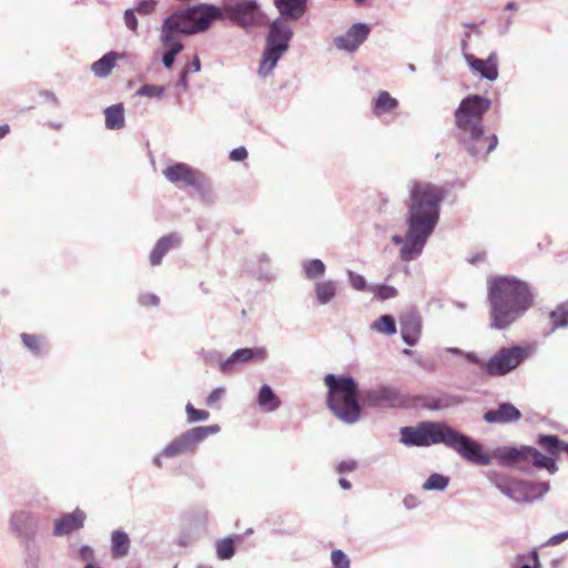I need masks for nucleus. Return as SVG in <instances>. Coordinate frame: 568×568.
I'll return each instance as SVG.
<instances>
[{"instance_id": "1", "label": "nucleus", "mask_w": 568, "mask_h": 568, "mask_svg": "<svg viewBox=\"0 0 568 568\" xmlns=\"http://www.w3.org/2000/svg\"><path fill=\"white\" fill-rule=\"evenodd\" d=\"M444 191L428 183H418L410 190L408 205V231L406 243L400 248V258L405 262L417 258L433 233L438 219Z\"/></svg>"}, {"instance_id": "2", "label": "nucleus", "mask_w": 568, "mask_h": 568, "mask_svg": "<svg viewBox=\"0 0 568 568\" xmlns=\"http://www.w3.org/2000/svg\"><path fill=\"white\" fill-rule=\"evenodd\" d=\"M400 443L412 447H429L443 444L473 464L488 466L491 463L476 439L460 433L445 422H422L417 426L400 428Z\"/></svg>"}, {"instance_id": "3", "label": "nucleus", "mask_w": 568, "mask_h": 568, "mask_svg": "<svg viewBox=\"0 0 568 568\" xmlns=\"http://www.w3.org/2000/svg\"><path fill=\"white\" fill-rule=\"evenodd\" d=\"M490 327L504 329L521 317L532 305L534 296L527 283L499 276L488 283Z\"/></svg>"}, {"instance_id": "4", "label": "nucleus", "mask_w": 568, "mask_h": 568, "mask_svg": "<svg viewBox=\"0 0 568 568\" xmlns=\"http://www.w3.org/2000/svg\"><path fill=\"white\" fill-rule=\"evenodd\" d=\"M491 101L483 95L464 98L455 111L458 139L471 156L485 155L497 148L498 138L484 135L483 118L490 109Z\"/></svg>"}, {"instance_id": "5", "label": "nucleus", "mask_w": 568, "mask_h": 568, "mask_svg": "<svg viewBox=\"0 0 568 568\" xmlns=\"http://www.w3.org/2000/svg\"><path fill=\"white\" fill-rule=\"evenodd\" d=\"M328 388L327 403L332 413L345 424H354L359 419L358 387L351 376L327 374L324 377Z\"/></svg>"}, {"instance_id": "6", "label": "nucleus", "mask_w": 568, "mask_h": 568, "mask_svg": "<svg viewBox=\"0 0 568 568\" xmlns=\"http://www.w3.org/2000/svg\"><path fill=\"white\" fill-rule=\"evenodd\" d=\"M222 18L223 12L219 7L201 3L173 12L163 20V23L180 34L191 36L207 30L214 20Z\"/></svg>"}, {"instance_id": "7", "label": "nucleus", "mask_w": 568, "mask_h": 568, "mask_svg": "<svg viewBox=\"0 0 568 568\" xmlns=\"http://www.w3.org/2000/svg\"><path fill=\"white\" fill-rule=\"evenodd\" d=\"M286 20L287 19L277 18L270 24L258 68V74L263 78L272 73L281 57L288 49V42L293 37V31Z\"/></svg>"}, {"instance_id": "8", "label": "nucleus", "mask_w": 568, "mask_h": 568, "mask_svg": "<svg viewBox=\"0 0 568 568\" xmlns=\"http://www.w3.org/2000/svg\"><path fill=\"white\" fill-rule=\"evenodd\" d=\"M529 355V347H501L487 362L480 361L478 365L488 376H505L520 366Z\"/></svg>"}, {"instance_id": "9", "label": "nucleus", "mask_w": 568, "mask_h": 568, "mask_svg": "<svg viewBox=\"0 0 568 568\" xmlns=\"http://www.w3.org/2000/svg\"><path fill=\"white\" fill-rule=\"evenodd\" d=\"M219 432V425L193 427L175 437L168 446H165L161 455L166 458H175L186 454H194L200 443H202L207 436L215 435Z\"/></svg>"}, {"instance_id": "10", "label": "nucleus", "mask_w": 568, "mask_h": 568, "mask_svg": "<svg viewBox=\"0 0 568 568\" xmlns=\"http://www.w3.org/2000/svg\"><path fill=\"white\" fill-rule=\"evenodd\" d=\"M223 17H229L243 29H248L260 22L262 12L256 0H227L220 8Z\"/></svg>"}, {"instance_id": "11", "label": "nucleus", "mask_w": 568, "mask_h": 568, "mask_svg": "<svg viewBox=\"0 0 568 568\" xmlns=\"http://www.w3.org/2000/svg\"><path fill=\"white\" fill-rule=\"evenodd\" d=\"M490 481L503 495L507 496L515 503L529 504L534 500L529 490L530 483L503 474H493L490 476Z\"/></svg>"}, {"instance_id": "12", "label": "nucleus", "mask_w": 568, "mask_h": 568, "mask_svg": "<svg viewBox=\"0 0 568 568\" xmlns=\"http://www.w3.org/2000/svg\"><path fill=\"white\" fill-rule=\"evenodd\" d=\"M220 363V371L223 374H231L235 371L237 364H246L253 361L263 362L267 358V352L264 347L240 348L231 354L226 359L222 361L221 355L214 354Z\"/></svg>"}, {"instance_id": "13", "label": "nucleus", "mask_w": 568, "mask_h": 568, "mask_svg": "<svg viewBox=\"0 0 568 568\" xmlns=\"http://www.w3.org/2000/svg\"><path fill=\"white\" fill-rule=\"evenodd\" d=\"M371 32V28L366 23H354L344 34L334 39L337 49L354 52L362 43H364Z\"/></svg>"}, {"instance_id": "14", "label": "nucleus", "mask_w": 568, "mask_h": 568, "mask_svg": "<svg viewBox=\"0 0 568 568\" xmlns=\"http://www.w3.org/2000/svg\"><path fill=\"white\" fill-rule=\"evenodd\" d=\"M466 47H467V44L464 41L463 42L464 58H465L467 64L469 65V68L486 80H489V81L496 80L498 78L497 54L493 52L489 54V57L487 59L483 60V59H478V58L474 57L470 53H467Z\"/></svg>"}, {"instance_id": "15", "label": "nucleus", "mask_w": 568, "mask_h": 568, "mask_svg": "<svg viewBox=\"0 0 568 568\" xmlns=\"http://www.w3.org/2000/svg\"><path fill=\"white\" fill-rule=\"evenodd\" d=\"M163 175L174 184L184 183L189 186H197L203 181V175L185 163H175L163 170Z\"/></svg>"}, {"instance_id": "16", "label": "nucleus", "mask_w": 568, "mask_h": 568, "mask_svg": "<svg viewBox=\"0 0 568 568\" xmlns=\"http://www.w3.org/2000/svg\"><path fill=\"white\" fill-rule=\"evenodd\" d=\"M85 520V514L75 509L72 513L62 515L54 523L53 535L57 537L70 535L83 527Z\"/></svg>"}, {"instance_id": "17", "label": "nucleus", "mask_w": 568, "mask_h": 568, "mask_svg": "<svg viewBox=\"0 0 568 568\" xmlns=\"http://www.w3.org/2000/svg\"><path fill=\"white\" fill-rule=\"evenodd\" d=\"M520 417V410L510 403H503L496 409H489L484 414V420L488 424L511 423Z\"/></svg>"}, {"instance_id": "18", "label": "nucleus", "mask_w": 568, "mask_h": 568, "mask_svg": "<svg viewBox=\"0 0 568 568\" xmlns=\"http://www.w3.org/2000/svg\"><path fill=\"white\" fill-rule=\"evenodd\" d=\"M422 333V320L414 313L406 314L400 320V334L403 341L414 346L419 341Z\"/></svg>"}, {"instance_id": "19", "label": "nucleus", "mask_w": 568, "mask_h": 568, "mask_svg": "<svg viewBox=\"0 0 568 568\" xmlns=\"http://www.w3.org/2000/svg\"><path fill=\"white\" fill-rule=\"evenodd\" d=\"M308 0H274V6L281 17L288 20H300L307 10Z\"/></svg>"}, {"instance_id": "20", "label": "nucleus", "mask_w": 568, "mask_h": 568, "mask_svg": "<svg viewBox=\"0 0 568 568\" xmlns=\"http://www.w3.org/2000/svg\"><path fill=\"white\" fill-rule=\"evenodd\" d=\"M181 244V237L173 233L162 236L155 244L154 248L150 254V263L153 266L160 265L164 255L171 250L179 247Z\"/></svg>"}, {"instance_id": "21", "label": "nucleus", "mask_w": 568, "mask_h": 568, "mask_svg": "<svg viewBox=\"0 0 568 568\" xmlns=\"http://www.w3.org/2000/svg\"><path fill=\"white\" fill-rule=\"evenodd\" d=\"M9 526L18 537L27 538L34 527V517L26 510L16 511L10 518Z\"/></svg>"}, {"instance_id": "22", "label": "nucleus", "mask_w": 568, "mask_h": 568, "mask_svg": "<svg viewBox=\"0 0 568 568\" xmlns=\"http://www.w3.org/2000/svg\"><path fill=\"white\" fill-rule=\"evenodd\" d=\"M338 283L332 278L317 281L314 284V294L320 305L329 304L337 295Z\"/></svg>"}, {"instance_id": "23", "label": "nucleus", "mask_w": 568, "mask_h": 568, "mask_svg": "<svg viewBox=\"0 0 568 568\" xmlns=\"http://www.w3.org/2000/svg\"><path fill=\"white\" fill-rule=\"evenodd\" d=\"M526 447V445H523L520 447H498L493 452V456L499 460V464L501 466L509 467L519 460H525L526 452L524 450Z\"/></svg>"}, {"instance_id": "24", "label": "nucleus", "mask_w": 568, "mask_h": 568, "mask_svg": "<svg viewBox=\"0 0 568 568\" xmlns=\"http://www.w3.org/2000/svg\"><path fill=\"white\" fill-rule=\"evenodd\" d=\"M524 452H526L525 460H531L536 467L547 469L550 474H555L558 470L555 459L542 455L535 447L527 446Z\"/></svg>"}, {"instance_id": "25", "label": "nucleus", "mask_w": 568, "mask_h": 568, "mask_svg": "<svg viewBox=\"0 0 568 568\" xmlns=\"http://www.w3.org/2000/svg\"><path fill=\"white\" fill-rule=\"evenodd\" d=\"M130 538L129 535L116 529L111 534V554L113 558H123L129 554Z\"/></svg>"}, {"instance_id": "26", "label": "nucleus", "mask_w": 568, "mask_h": 568, "mask_svg": "<svg viewBox=\"0 0 568 568\" xmlns=\"http://www.w3.org/2000/svg\"><path fill=\"white\" fill-rule=\"evenodd\" d=\"M105 128L120 130L125 125L124 106L122 103L113 104L104 110Z\"/></svg>"}, {"instance_id": "27", "label": "nucleus", "mask_w": 568, "mask_h": 568, "mask_svg": "<svg viewBox=\"0 0 568 568\" xmlns=\"http://www.w3.org/2000/svg\"><path fill=\"white\" fill-rule=\"evenodd\" d=\"M257 404L265 412H275L281 406V400L271 386L262 385L257 394Z\"/></svg>"}, {"instance_id": "28", "label": "nucleus", "mask_w": 568, "mask_h": 568, "mask_svg": "<svg viewBox=\"0 0 568 568\" xmlns=\"http://www.w3.org/2000/svg\"><path fill=\"white\" fill-rule=\"evenodd\" d=\"M398 106V101L393 98L387 91L378 93L377 98L373 102V113L379 118L386 113L394 111Z\"/></svg>"}, {"instance_id": "29", "label": "nucleus", "mask_w": 568, "mask_h": 568, "mask_svg": "<svg viewBox=\"0 0 568 568\" xmlns=\"http://www.w3.org/2000/svg\"><path fill=\"white\" fill-rule=\"evenodd\" d=\"M549 334L559 328H568V303L557 305L550 313Z\"/></svg>"}, {"instance_id": "30", "label": "nucleus", "mask_w": 568, "mask_h": 568, "mask_svg": "<svg viewBox=\"0 0 568 568\" xmlns=\"http://www.w3.org/2000/svg\"><path fill=\"white\" fill-rule=\"evenodd\" d=\"M181 34L173 31V29L165 23L161 26L160 41L168 50L182 51L184 45L181 41Z\"/></svg>"}, {"instance_id": "31", "label": "nucleus", "mask_w": 568, "mask_h": 568, "mask_svg": "<svg viewBox=\"0 0 568 568\" xmlns=\"http://www.w3.org/2000/svg\"><path fill=\"white\" fill-rule=\"evenodd\" d=\"M537 443L547 452L549 453L552 458L555 456H558L561 450L566 452V445L568 443H565L559 439L556 435H539Z\"/></svg>"}, {"instance_id": "32", "label": "nucleus", "mask_w": 568, "mask_h": 568, "mask_svg": "<svg viewBox=\"0 0 568 568\" xmlns=\"http://www.w3.org/2000/svg\"><path fill=\"white\" fill-rule=\"evenodd\" d=\"M115 57L114 52L104 54L91 65L92 72L99 78L108 77L115 65Z\"/></svg>"}, {"instance_id": "33", "label": "nucleus", "mask_w": 568, "mask_h": 568, "mask_svg": "<svg viewBox=\"0 0 568 568\" xmlns=\"http://www.w3.org/2000/svg\"><path fill=\"white\" fill-rule=\"evenodd\" d=\"M398 396V393L395 388L392 387H381L375 390H371L367 393V399L373 405H379L384 403H392L394 402Z\"/></svg>"}, {"instance_id": "34", "label": "nucleus", "mask_w": 568, "mask_h": 568, "mask_svg": "<svg viewBox=\"0 0 568 568\" xmlns=\"http://www.w3.org/2000/svg\"><path fill=\"white\" fill-rule=\"evenodd\" d=\"M371 328L385 335H393L396 333V322L393 316L383 315L371 324Z\"/></svg>"}, {"instance_id": "35", "label": "nucleus", "mask_w": 568, "mask_h": 568, "mask_svg": "<svg viewBox=\"0 0 568 568\" xmlns=\"http://www.w3.org/2000/svg\"><path fill=\"white\" fill-rule=\"evenodd\" d=\"M303 268L305 276L308 280L320 278L325 274L326 271L325 264L318 258L305 261L303 263Z\"/></svg>"}, {"instance_id": "36", "label": "nucleus", "mask_w": 568, "mask_h": 568, "mask_svg": "<svg viewBox=\"0 0 568 568\" xmlns=\"http://www.w3.org/2000/svg\"><path fill=\"white\" fill-rule=\"evenodd\" d=\"M449 478L438 473L432 474L423 484L422 488L426 491H443L447 488Z\"/></svg>"}, {"instance_id": "37", "label": "nucleus", "mask_w": 568, "mask_h": 568, "mask_svg": "<svg viewBox=\"0 0 568 568\" xmlns=\"http://www.w3.org/2000/svg\"><path fill=\"white\" fill-rule=\"evenodd\" d=\"M215 549L219 559H231L235 554L234 539L232 537H226L217 540L215 544Z\"/></svg>"}, {"instance_id": "38", "label": "nucleus", "mask_w": 568, "mask_h": 568, "mask_svg": "<svg viewBox=\"0 0 568 568\" xmlns=\"http://www.w3.org/2000/svg\"><path fill=\"white\" fill-rule=\"evenodd\" d=\"M185 412L187 415V423L193 424L196 422L207 420L210 417L209 412L203 409H196L192 404H186Z\"/></svg>"}, {"instance_id": "39", "label": "nucleus", "mask_w": 568, "mask_h": 568, "mask_svg": "<svg viewBox=\"0 0 568 568\" xmlns=\"http://www.w3.org/2000/svg\"><path fill=\"white\" fill-rule=\"evenodd\" d=\"M372 292L378 300H389L397 295V290L394 286L382 284L372 287Z\"/></svg>"}, {"instance_id": "40", "label": "nucleus", "mask_w": 568, "mask_h": 568, "mask_svg": "<svg viewBox=\"0 0 568 568\" xmlns=\"http://www.w3.org/2000/svg\"><path fill=\"white\" fill-rule=\"evenodd\" d=\"M136 94L148 98L155 97L161 99L164 95V88L154 84H144L136 91Z\"/></svg>"}, {"instance_id": "41", "label": "nucleus", "mask_w": 568, "mask_h": 568, "mask_svg": "<svg viewBox=\"0 0 568 568\" xmlns=\"http://www.w3.org/2000/svg\"><path fill=\"white\" fill-rule=\"evenodd\" d=\"M331 559L334 568H349L348 557L339 549L332 551Z\"/></svg>"}, {"instance_id": "42", "label": "nucleus", "mask_w": 568, "mask_h": 568, "mask_svg": "<svg viewBox=\"0 0 568 568\" xmlns=\"http://www.w3.org/2000/svg\"><path fill=\"white\" fill-rule=\"evenodd\" d=\"M347 277L351 286L356 291H365L367 288V282L363 275L348 271Z\"/></svg>"}, {"instance_id": "43", "label": "nucleus", "mask_w": 568, "mask_h": 568, "mask_svg": "<svg viewBox=\"0 0 568 568\" xmlns=\"http://www.w3.org/2000/svg\"><path fill=\"white\" fill-rule=\"evenodd\" d=\"M21 341L30 352L38 353L40 351V343L38 336L22 333Z\"/></svg>"}, {"instance_id": "44", "label": "nucleus", "mask_w": 568, "mask_h": 568, "mask_svg": "<svg viewBox=\"0 0 568 568\" xmlns=\"http://www.w3.org/2000/svg\"><path fill=\"white\" fill-rule=\"evenodd\" d=\"M446 352L453 354V355H463L466 361L473 364H479L480 358L479 356L474 352H463L460 348L457 347H447Z\"/></svg>"}, {"instance_id": "45", "label": "nucleus", "mask_w": 568, "mask_h": 568, "mask_svg": "<svg viewBox=\"0 0 568 568\" xmlns=\"http://www.w3.org/2000/svg\"><path fill=\"white\" fill-rule=\"evenodd\" d=\"M550 487H549V484L544 481V483H538V484H532L530 483V496L535 498H540L542 497L544 495H546L548 491H549Z\"/></svg>"}, {"instance_id": "46", "label": "nucleus", "mask_w": 568, "mask_h": 568, "mask_svg": "<svg viewBox=\"0 0 568 568\" xmlns=\"http://www.w3.org/2000/svg\"><path fill=\"white\" fill-rule=\"evenodd\" d=\"M155 6V0H140L134 10L141 14H150L154 11Z\"/></svg>"}, {"instance_id": "47", "label": "nucleus", "mask_w": 568, "mask_h": 568, "mask_svg": "<svg viewBox=\"0 0 568 568\" xmlns=\"http://www.w3.org/2000/svg\"><path fill=\"white\" fill-rule=\"evenodd\" d=\"M134 11H135L134 9H126L124 11V16H123L125 26L131 31H136V29H138V19L135 17Z\"/></svg>"}, {"instance_id": "48", "label": "nucleus", "mask_w": 568, "mask_h": 568, "mask_svg": "<svg viewBox=\"0 0 568 568\" xmlns=\"http://www.w3.org/2000/svg\"><path fill=\"white\" fill-rule=\"evenodd\" d=\"M224 394H225V388L224 387H216L206 397V400H205L206 405L207 406H214L219 400L222 399Z\"/></svg>"}, {"instance_id": "49", "label": "nucleus", "mask_w": 568, "mask_h": 568, "mask_svg": "<svg viewBox=\"0 0 568 568\" xmlns=\"http://www.w3.org/2000/svg\"><path fill=\"white\" fill-rule=\"evenodd\" d=\"M139 302L143 306H158L160 303V298L152 293H144L140 295Z\"/></svg>"}, {"instance_id": "50", "label": "nucleus", "mask_w": 568, "mask_h": 568, "mask_svg": "<svg viewBox=\"0 0 568 568\" xmlns=\"http://www.w3.org/2000/svg\"><path fill=\"white\" fill-rule=\"evenodd\" d=\"M180 51L176 50H166L162 55V62L166 69H171L174 64L176 55Z\"/></svg>"}, {"instance_id": "51", "label": "nucleus", "mask_w": 568, "mask_h": 568, "mask_svg": "<svg viewBox=\"0 0 568 568\" xmlns=\"http://www.w3.org/2000/svg\"><path fill=\"white\" fill-rule=\"evenodd\" d=\"M526 558L528 560V564H524L520 568H539V566H540L539 556H538V552L536 549L531 550L526 556Z\"/></svg>"}, {"instance_id": "52", "label": "nucleus", "mask_w": 568, "mask_h": 568, "mask_svg": "<svg viewBox=\"0 0 568 568\" xmlns=\"http://www.w3.org/2000/svg\"><path fill=\"white\" fill-rule=\"evenodd\" d=\"M79 558L88 564L94 559V551L90 546H81L79 549Z\"/></svg>"}, {"instance_id": "53", "label": "nucleus", "mask_w": 568, "mask_h": 568, "mask_svg": "<svg viewBox=\"0 0 568 568\" xmlns=\"http://www.w3.org/2000/svg\"><path fill=\"white\" fill-rule=\"evenodd\" d=\"M357 468V463L353 459L343 460L337 465V471L343 473H352Z\"/></svg>"}, {"instance_id": "54", "label": "nucleus", "mask_w": 568, "mask_h": 568, "mask_svg": "<svg viewBox=\"0 0 568 568\" xmlns=\"http://www.w3.org/2000/svg\"><path fill=\"white\" fill-rule=\"evenodd\" d=\"M246 158H247V151L244 146L236 148V149L232 150L230 153V159L235 162L243 161Z\"/></svg>"}, {"instance_id": "55", "label": "nucleus", "mask_w": 568, "mask_h": 568, "mask_svg": "<svg viewBox=\"0 0 568 568\" xmlns=\"http://www.w3.org/2000/svg\"><path fill=\"white\" fill-rule=\"evenodd\" d=\"M567 538H568V531H564V532H560V534L554 535L552 537H550V538L545 542V546H555V545H558V544L562 542L564 540H566Z\"/></svg>"}, {"instance_id": "56", "label": "nucleus", "mask_w": 568, "mask_h": 568, "mask_svg": "<svg viewBox=\"0 0 568 568\" xmlns=\"http://www.w3.org/2000/svg\"><path fill=\"white\" fill-rule=\"evenodd\" d=\"M403 505L406 509L410 510L419 505V500L415 495H408L404 497Z\"/></svg>"}, {"instance_id": "57", "label": "nucleus", "mask_w": 568, "mask_h": 568, "mask_svg": "<svg viewBox=\"0 0 568 568\" xmlns=\"http://www.w3.org/2000/svg\"><path fill=\"white\" fill-rule=\"evenodd\" d=\"M187 74H189V69H184L180 73L179 80L176 82V87H181L183 89H187V87H189Z\"/></svg>"}, {"instance_id": "58", "label": "nucleus", "mask_w": 568, "mask_h": 568, "mask_svg": "<svg viewBox=\"0 0 568 568\" xmlns=\"http://www.w3.org/2000/svg\"><path fill=\"white\" fill-rule=\"evenodd\" d=\"M185 69H189V72H200L201 71V62L197 55L194 57L192 63L187 65Z\"/></svg>"}, {"instance_id": "59", "label": "nucleus", "mask_w": 568, "mask_h": 568, "mask_svg": "<svg viewBox=\"0 0 568 568\" xmlns=\"http://www.w3.org/2000/svg\"><path fill=\"white\" fill-rule=\"evenodd\" d=\"M338 484H339V486H341L344 490H348V489H351V487H352L351 481H349V480H347V479H345V478H341V479L338 480Z\"/></svg>"}, {"instance_id": "60", "label": "nucleus", "mask_w": 568, "mask_h": 568, "mask_svg": "<svg viewBox=\"0 0 568 568\" xmlns=\"http://www.w3.org/2000/svg\"><path fill=\"white\" fill-rule=\"evenodd\" d=\"M392 241L395 243V244H405L406 243V237H403L400 235H394L392 237Z\"/></svg>"}, {"instance_id": "61", "label": "nucleus", "mask_w": 568, "mask_h": 568, "mask_svg": "<svg viewBox=\"0 0 568 568\" xmlns=\"http://www.w3.org/2000/svg\"><path fill=\"white\" fill-rule=\"evenodd\" d=\"M44 97L49 100H51L52 102H54L55 104H58V99L57 97L54 95V93L48 91L44 93Z\"/></svg>"}, {"instance_id": "62", "label": "nucleus", "mask_w": 568, "mask_h": 568, "mask_svg": "<svg viewBox=\"0 0 568 568\" xmlns=\"http://www.w3.org/2000/svg\"><path fill=\"white\" fill-rule=\"evenodd\" d=\"M9 132V125H0V139L4 138Z\"/></svg>"}, {"instance_id": "63", "label": "nucleus", "mask_w": 568, "mask_h": 568, "mask_svg": "<svg viewBox=\"0 0 568 568\" xmlns=\"http://www.w3.org/2000/svg\"><path fill=\"white\" fill-rule=\"evenodd\" d=\"M506 10H517L518 7L515 2H508L505 7Z\"/></svg>"}, {"instance_id": "64", "label": "nucleus", "mask_w": 568, "mask_h": 568, "mask_svg": "<svg viewBox=\"0 0 568 568\" xmlns=\"http://www.w3.org/2000/svg\"><path fill=\"white\" fill-rule=\"evenodd\" d=\"M153 464L156 466V467H162V460H161V456H155L153 458Z\"/></svg>"}]
</instances>
